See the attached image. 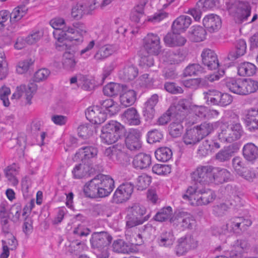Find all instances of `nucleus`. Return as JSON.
<instances>
[{
	"instance_id": "nucleus-1",
	"label": "nucleus",
	"mask_w": 258,
	"mask_h": 258,
	"mask_svg": "<svg viewBox=\"0 0 258 258\" xmlns=\"http://www.w3.org/2000/svg\"><path fill=\"white\" fill-rule=\"evenodd\" d=\"M114 183L113 179L110 176L98 174L85 184L84 191L90 198H105L112 191Z\"/></svg>"
},
{
	"instance_id": "nucleus-2",
	"label": "nucleus",
	"mask_w": 258,
	"mask_h": 258,
	"mask_svg": "<svg viewBox=\"0 0 258 258\" xmlns=\"http://www.w3.org/2000/svg\"><path fill=\"white\" fill-rule=\"evenodd\" d=\"M215 197L213 190L199 184L190 186L187 189L186 194L182 196L183 199L188 200L194 206L208 205L214 201Z\"/></svg>"
},
{
	"instance_id": "nucleus-3",
	"label": "nucleus",
	"mask_w": 258,
	"mask_h": 258,
	"mask_svg": "<svg viewBox=\"0 0 258 258\" xmlns=\"http://www.w3.org/2000/svg\"><path fill=\"white\" fill-rule=\"evenodd\" d=\"M225 85L229 90L234 93L245 95L253 93L258 89V83L251 79L228 78Z\"/></svg>"
},
{
	"instance_id": "nucleus-4",
	"label": "nucleus",
	"mask_w": 258,
	"mask_h": 258,
	"mask_svg": "<svg viewBox=\"0 0 258 258\" xmlns=\"http://www.w3.org/2000/svg\"><path fill=\"white\" fill-rule=\"evenodd\" d=\"M227 10L233 15L236 23L240 24L248 20L251 7L249 3L238 0H228L226 2Z\"/></svg>"
},
{
	"instance_id": "nucleus-5",
	"label": "nucleus",
	"mask_w": 258,
	"mask_h": 258,
	"mask_svg": "<svg viewBox=\"0 0 258 258\" xmlns=\"http://www.w3.org/2000/svg\"><path fill=\"white\" fill-rule=\"evenodd\" d=\"M112 236L107 232H94L90 242L92 247L98 251L99 258H108L109 256L108 245L112 240Z\"/></svg>"
},
{
	"instance_id": "nucleus-6",
	"label": "nucleus",
	"mask_w": 258,
	"mask_h": 258,
	"mask_svg": "<svg viewBox=\"0 0 258 258\" xmlns=\"http://www.w3.org/2000/svg\"><path fill=\"white\" fill-rule=\"evenodd\" d=\"M124 132V128L120 123L112 120L104 125L101 130L100 138L103 143L112 144L120 139Z\"/></svg>"
},
{
	"instance_id": "nucleus-7",
	"label": "nucleus",
	"mask_w": 258,
	"mask_h": 258,
	"mask_svg": "<svg viewBox=\"0 0 258 258\" xmlns=\"http://www.w3.org/2000/svg\"><path fill=\"white\" fill-rule=\"evenodd\" d=\"M241 125L239 123H232L230 125L223 124L220 126L219 133V139L223 142L231 143L239 139L243 134Z\"/></svg>"
},
{
	"instance_id": "nucleus-8",
	"label": "nucleus",
	"mask_w": 258,
	"mask_h": 258,
	"mask_svg": "<svg viewBox=\"0 0 258 258\" xmlns=\"http://www.w3.org/2000/svg\"><path fill=\"white\" fill-rule=\"evenodd\" d=\"M170 222L177 229L181 230L191 229L196 223L194 217L184 212L175 213L170 219Z\"/></svg>"
},
{
	"instance_id": "nucleus-9",
	"label": "nucleus",
	"mask_w": 258,
	"mask_h": 258,
	"mask_svg": "<svg viewBox=\"0 0 258 258\" xmlns=\"http://www.w3.org/2000/svg\"><path fill=\"white\" fill-rule=\"evenodd\" d=\"M213 167L211 166L198 167L192 173L191 178L194 181L193 184L205 186L212 182Z\"/></svg>"
},
{
	"instance_id": "nucleus-10",
	"label": "nucleus",
	"mask_w": 258,
	"mask_h": 258,
	"mask_svg": "<svg viewBox=\"0 0 258 258\" xmlns=\"http://www.w3.org/2000/svg\"><path fill=\"white\" fill-rule=\"evenodd\" d=\"M142 132L137 128H130L125 135V145L131 151L139 150L142 147Z\"/></svg>"
},
{
	"instance_id": "nucleus-11",
	"label": "nucleus",
	"mask_w": 258,
	"mask_h": 258,
	"mask_svg": "<svg viewBox=\"0 0 258 258\" xmlns=\"http://www.w3.org/2000/svg\"><path fill=\"white\" fill-rule=\"evenodd\" d=\"M134 187V185L131 182L120 184L113 194L112 202L120 204L127 201L133 192Z\"/></svg>"
},
{
	"instance_id": "nucleus-12",
	"label": "nucleus",
	"mask_w": 258,
	"mask_h": 258,
	"mask_svg": "<svg viewBox=\"0 0 258 258\" xmlns=\"http://www.w3.org/2000/svg\"><path fill=\"white\" fill-rule=\"evenodd\" d=\"M37 85L34 82H29L27 85H22L17 87V91L12 95V98L19 99L23 97L29 104H31V99L36 92Z\"/></svg>"
},
{
	"instance_id": "nucleus-13",
	"label": "nucleus",
	"mask_w": 258,
	"mask_h": 258,
	"mask_svg": "<svg viewBox=\"0 0 258 258\" xmlns=\"http://www.w3.org/2000/svg\"><path fill=\"white\" fill-rule=\"evenodd\" d=\"M144 47L148 53L158 55L161 51L159 36L152 33H148L144 38Z\"/></svg>"
},
{
	"instance_id": "nucleus-14",
	"label": "nucleus",
	"mask_w": 258,
	"mask_h": 258,
	"mask_svg": "<svg viewBox=\"0 0 258 258\" xmlns=\"http://www.w3.org/2000/svg\"><path fill=\"white\" fill-rule=\"evenodd\" d=\"M167 14L166 13L159 12L154 14L153 16L148 17L147 19L145 14L132 12L131 19L132 21L138 24L139 26H141L146 21L153 23L158 22L167 17Z\"/></svg>"
},
{
	"instance_id": "nucleus-15",
	"label": "nucleus",
	"mask_w": 258,
	"mask_h": 258,
	"mask_svg": "<svg viewBox=\"0 0 258 258\" xmlns=\"http://www.w3.org/2000/svg\"><path fill=\"white\" fill-rule=\"evenodd\" d=\"M86 118L94 124H100L106 119V113L102 110L98 106L89 107L85 112Z\"/></svg>"
},
{
	"instance_id": "nucleus-16",
	"label": "nucleus",
	"mask_w": 258,
	"mask_h": 258,
	"mask_svg": "<svg viewBox=\"0 0 258 258\" xmlns=\"http://www.w3.org/2000/svg\"><path fill=\"white\" fill-rule=\"evenodd\" d=\"M197 245V241L191 235L181 237L178 240V245L176 248V254L178 255H183L189 250L196 248Z\"/></svg>"
},
{
	"instance_id": "nucleus-17",
	"label": "nucleus",
	"mask_w": 258,
	"mask_h": 258,
	"mask_svg": "<svg viewBox=\"0 0 258 258\" xmlns=\"http://www.w3.org/2000/svg\"><path fill=\"white\" fill-rule=\"evenodd\" d=\"M190 106L188 99H182L178 101L176 105L170 106L176 120L182 121L185 117L187 111Z\"/></svg>"
},
{
	"instance_id": "nucleus-18",
	"label": "nucleus",
	"mask_w": 258,
	"mask_h": 258,
	"mask_svg": "<svg viewBox=\"0 0 258 258\" xmlns=\"http://www.w3.org/2000/svg\"><path fill=\"white\" fill-rule=\"evenodd\" d=\"M53 34L55 38L59 42H62L64 40L73 41L79 39L73 25L72 26L65 25L62 30L54 31Z\"/></svg>"
},
{
	"instance_id": "nucleus-19",
	"label": "nucleus",
	"mask_w": 258,
	"mask_h": 258,
	"mask_svg": "<svg viewBox=\"0 0 258 258\" xmlns=\"http://www.w3.org/2000/svg\"><path fill=\"white\" fill-rule=\"evenodd\" d=\"M203 63L209 70H216L219 66L217 56L215 53L210 49H204L202 52Z\"/></svg>"
},
{
	"instance_id": "nucleus-20",
	"label": "nucleus",
	"mask_w": 258,
	"mask_h": 258,
	"mask_svg": "<svg viewBox=\"0 0 258 258\" xmlns=\"http://www.w3.org/2000/svg\"><path fill=\"white\" fill-rule=\"evenodd\" d=\"M93 5H90L87 6L82 3H78L72 7L71 15L73 18L76 20L81 19L85 14H90V12L95 8L96 3L94 0L92 1Z\"/></svg>"
},
{
	"instance_id": "nucleus-21",
	"label": "nucleus",
	"mask_w": 258,
	"mask_h": 258,
	"mask_svg": "<svg viewBox=\"0 0 258 258\" xmlns=\"http://www.w3.org/2000/svg\"><path fill=\"white\" fill-rule=\"evenodd\" d=\"M179 32L173 31L168 33L164 38L165 44L169 47L182 46L185 44L186 39L180 35Z\"/></svg>"
},
{
	"instance_id": "nucleus-22",
	"label": "nucleus",
	"mask_w": 258,
	"mask_h": 258,
	"mask_svg": "<svg viewBox=\"0 0 258 258\" xmlns=\"http://www.w3.org/2000/svg\"><path fill=\"white\" fill-rule=\"evenodd\" d=\"M231 173L227 169L220 168H213L212 170V182L222 184L231 179Z\"/></svg>"
},
{
	"instance_id": "nucleus-23",
	"label": "nucleus",
	"mask_w": 258,
	"mask_h": 258,
	"mask_svg": "<svg viewBox=\"0 0 258 258\" xmlns=\"http://www.w3.org/2000/svg\"><path fill=\"white\" fill-rule=\"evenodd\" d=\"M204 26L210 32H214L219 30L221 26L220 17L214 14H210L205 17L203 20Z\"/></svg>"
},
{
	"instance_id": "nucleus-24",
	"label": "nucleus",
	"mask_w": 258,
	"mask_h": 258,
	"mask_svg": "<svg viewBox=\"0 0 258 258\" xmlns=\"http://www.w3.org/2000/svg\"><path fill=\"white\" fill-rule=\"evenodd\" d=\"M98 151L92 146H86L81 148L76 154L79 155L83 162L89 164V161L93 160L97 156Z\"/></svg>"
},
{
	"instance_id": "nucleus-25",
	"label": "nucleus",
	"mask_w": 258,
	"mask_h": 258,
	"mask_svg": "<svg viewBox=\"0 0 258 258\" xmlns=\"http://www.w3.org/2000/svg\"><path fill=\"white\" fill-rule=\"evenodd\" d=\"M220 147V144L217 142L206 140L200 145L197 153L201 157H205L215 149H218Z\"/></svg>"
},
{
	"instance_id": "nucleus-26",
	"label": "nucleus",
	"mask_w": 258,
	"mask_h": 258,
	"mask_svg": "<svg viewBox=\"0 0 258 258\" xmlns=\"http://www.w3.org/2000/svg\"><path fill=\"white\" fill-rule=\"evenodd\" d=\"M151 164V157L150 155L141 153L135 156L133 161L134 167L137 169L148 168Z\"/></svg>"
},
{
	"instance_id": "nucleus-27",
	"label": "nucleus",
	"mask_w": 258,
	"mask_h": 258,
	"mask_svg": "<svg viewBox=\"0 0 258 258\" xmlns=\"http://www.w3.org/2000/svg\"><path fill=\"white\" fill-rule=\"evenodd\" d=\"M124 121L131 125H138L141 123L140 115L133 107L126 109L123 114Z\"/></svg>"
},
{
	"instance_id": "nucleus-28",
	"label": "nucleus",
	"mask_w": 258,
	"mask_h": 258,
	"mask_svg": "<svg viewBox=\"0 0 258 258\" xmlns=\"http://www.w3.org/2000/svg\"><path fill=\"white\" fill-rule=\"evenodd\" d=\"M191 23V19L187 16H180L174 21L172 25V31L180 32L184 31Z\"/></svg>"
},
{
	"instance_id": "nucleus-29",
	"label": "nucleus",
	"mask_w": 258,
	"mask_h": 258,
	"mask_svg": "<svg viewBox=\"0 0 258 258\" xmlns=\"http://www.w3.org/2000/svg\"><path fill=\"white\" fill-rule=\"evenodd\" d=\"M245 121L250 131L258 129V109L251 108L248 110Z\"/></svg>"
},
{
	"instance_id": "nucleus-30",
	"label": "nucleus",
	"mask_w": 258,
	"mask_h": 258,
	"mask_svg": "<svg viewBox=\"0 0 258 258\" xmlns=\"http://www.w3.org/2000/svg\"><path fill=\"white\" fill-rule=\"evenodd\" d=\"M126 212L135 217H138L139 219L143 220L144 222L148 221L150 217V214L144 216L146 213V209L144 206L138 204H135L131 207L128 208Z\"/></svg>"
},
{
	"instance_id": "nucleus-31",
	"label": "nucleus",
	"mask_w": 258,
	"mask_h": 258,
	"mask_svg": "<svg viewBox=\"0 0 258 258\" xmlns=\"http://www.w3.org/2000/svg\"><path fill=\"white\" fill-rule=\"evenodd\" d=\"M243 155L247 161H253L258 158V147L253 143H247L243 148Z\"/></svg>"
},
{
	"instance_id": "nucleus-32",
	"label": "nucleus",
	"mask_w": 258,
	"mask_h": 258,
	"mask_svg": "<svg viewBox=\"0 0 258 258\" xmlns=\"http://www.w3.org/2000/svg\"><path fill=\"white\" fill-rule=\"evenodd\" d=\"M138 74V69L133 65L125 66L120 71L119 77L124 81L133 80L136 78Z\"/></svg>"
},
{
	"instance_id": "nucleus-33",
	"label": "nucleus",
	"mask_w": 258,
	"mask_h": 258,
	"mask_svg": "<svg viewBox=\"0 0 258 258\" xmlns=\"http://www.w3.org/2000/svg\"><path fill=\"white\" fill-rule=\"evenodd\" d=\"M112 247L113 251L116 253H129L133 252L134 250L131 244L125 242L122 239L114 240Z\"/></svg>"
},
{
	"instance_id": "nucleus-34",
	"label": "nucleus",
	"mask_w": 258,
	"mask_h": 258,
	"mask_svg": "<svg viewBox=\"0 0 258 258\" xmlns=\"http://www.w3.org/2000/svg\"><path fill=\"white\" fill-rule=\"evenodd\" d=\"M246 49L245 41L243 39H239L237 41L235 50L232 51L229 53L228 58L230 60H234L243 55L246 52Z\"/></svg>"
},
{
	"instance_id": "nucleus-35",
	"label": "nucleus",
	"mask_w": 258,
	"mask_h": 258,
	"mask_svg": "<svg viewBox=\"0 0 258 258\" xmlns=\"http://www.w3.org/2000/svg\"><path fill=\"white\" fill-rule=\"evenodd\" d=\"M205 29L200 26H194L189 31L190 39L194 42H201L203 41L206 36Z\"/></svg>"
},
{
	"instance_id": "nucleus-36",
	"label": "nucleus",
	"mask_w": 258,
	"mask_h": 258,
	"mask_svg": "<svg viewBox=\"0 0 258 258\" xmlns=\"http://www.w3.org/2000/svg\"><path fill=\"white\" fill-rule=\"evenodd\" d=\"M201 140L198 130L195 127L187 130L183 137V142L186 145H195Z\"/></svg>"
},
{
	"instance_id": "nucleus-37",
	"label": "nucleus",
	"mask_w": 258,
	"mask_h": 258,
	"mask_svg": "<svg viewBox=\"0 0 258 258\" xmlns=\"http://www.w3.org/2000/svg\"><path fill=\"white\" fill-rule=\"evenodd\" d=\"M116 50L113 45L107 44L102 46L96 53L94 58L97 60L104 59L112 55Z\"/></svg>"
},
{
	"instance_id": "nucleus-38",
	"label": "nucleus",
	"mask_w": 258,
	"mask_h": 258,
	"mask_svg": "<svg viewBox=\"0 0 258 258\" xmlns=\"http://www.w3.org/2000/svg\"><path fill=\"white\" fill-rule=\"evenodd\" d=\"M158 101V96L157 94L153 95L146 102L144 110V115L151 119L155 114L154 107Z\"/></svg>"
},
{
	"instance_id": "nucleus-39",
	"label": "nucleus",
	"mask_w": 258,
	"mask_h": 258,
	"mask_svg": "<svg viewBox=\"0 0 258 258\" xmlns=\"http://www.w3.org/2000/svg\"><path fill=\"white\" fill-rule=\"evenodd\" d=\"M175 237L171 231L162 232L157 238V242L160 246L170 247L174 243Z\"/></svg>"
},
{
	"instance_id": "nucleus-40",
	"label": "nucleus",
	"mask_w": 258,
	"mask_h": 258,
	"mask_svg": "<svg viewBox=\"0 0 258 258\" xmlns=\"http://www.w3.org/2000/svg\"><path fill=\"white\" fill-rule=\"evenodd\" d=\"M136 100V93L133 90L123 91L120 95V100L121 104L124 106H129L134 103Z\"/></svg>"
},
{
	"instance_id": "nucleus-41",
	"label": "nucleus",
	"mask_w": 258,
	"mask_h": 258,
	"mask_svg": "<svg viewBox=\"0 0 258 258\" xmlns=\"http://www.w3.org/2000/svg\"><path fill=\"white\" fill-rule=\"evenodd\" d=\"M255 66L250 62H244L239 64L238 68V74L241 76H251L256 72Z\"/></svg>"
},
{
	"instance_id": "nucleus-42",
	"label": "nucleus",
	"mask_w": 258,
	"mask_h": 258,
	"mask_svg": "<svg viewBox=\"0 0 258 258\" xmlns=\"http://www.w3.org/2000/svg\"><path fill=\"white\" fill-rule=\"evenodd\" d=\"M28 9L25 5H20L15 8L10 14V19L11 23L14 24L20 20L24 17Z\"/></svg>"
},
{
	"instance_id": "nucleus-43",
	"label": "nucleus",
	"mask_w": 258,
	"mask_h": 258,
	"mask_svg": "<svg viewBox=\"0 0 258 258\" xmlns=\"http://www.w3.org/2000/svg\"><path fill=\"white\" fill-rule=\"evenodd\" d=\"M123 90V85L114 83H110L103 88L104 94L109 96L117 95L121 94Z\"/></svg>"
},
{
	"instance_id": "nucleus-44",
	"label": "nucleus",
	"mask_w": 258,
	"mask_h": 258,
	"mask_svg": "<svg viewBox=\"0 0 258 258\" xmlns=\"http://www.w3.org/2000/svg\"><path fill=\"white\" fill-rule=\"evenodd\" d=\"M62 63L65 69L73 71L77 63L74 54L70 52H65L63 55Z\"/></svg>"
},
{
	"instance_id": "nucleus-45",
	"label": "nucleus",
	"mask_w": 258,
	"mask_h": 258,
	"mask_svg": "<svg viewBox=\"0 0 258 258\" xmlns=\"http://www.w3.org/2000/svg\"><path fill=\"white\" fill-rule=\"evenodd\" d=\"M90 166L87 163L79 164L75 166L72 173L75 178H82L90 174Z\"/></svg>"
},
{
	"instance_id": "nucleus-46",
	"label": "nucleus",
	"mask_w": 258,
	"mask_h": 258,
	"mask_svg": "<svg viewBox=\"0 0 258 258\" xmlns=\"http://www.w3.org/2000/svg\"><path fill=\"white\" fill-rule=\"evenodd\" d=\"M163 60L171 64H178L183 60L182 54L178 52L167 51L163 56Z\"/></svg>"
},
{
	"instance_id": "nucleus-47",
	"label": "nucleus",
	"mask_w": 258,
	"mask_h": 258,
	"mask_svg": "<svg viewBox=\"0 0 258 258\" xmlns=\"http://www.w3.org/2000/svg\"><path fill=\"white\" fill-rule=\"evenodd\" d=\"M102 107V109L105 108L110 115H114L118 111L117 104L115 103L111 99H108L105 100H101L99 102Z\"/></svg>"
},
{
	"instance_id": "nucleus-48",
	"label": "nucleus",
	"mask_w": 258,
	"mask_h": 258,
	"mask_svg": "<svg viewBox=\"0 0 258 258\" xmlns=\"http://www.w3.org/2000/svg\"><path fill=\"white\" fill-rule=\"evenodd\" d=\"M155 154L158 160L162 162H167L171 158L172 152L169 148L162 147L157 149Z\"/></svg>"
},
{
	"instance_id": "nucleus-49",
	"label": "nucleus",
	"mask_w": 258,
	"mask_h": 258,
	"mask_svg": "<svg viewBox=\"0 0 258 258\" xmlns=\"http://www.w3.org/2000/svg\"><path fill=\"white\" fill-rule=\"evenodd\" d=\"M181 121L179 120H177V122L173 121L169 125V133L173 138L180 137L182 134L183 127L181 124Z\"/></svg>"
},
{
	"instance_id": "nucleus-50",
	"label": "nucleus",
	"mask_w": 258,
	"mask_h": 258,
	"mask_svg": "<svg viewBox=\"0 0 258 258\" xmlns=\"http://www.w3.org/2000/svg\"><path fill=\"white\" fill-rule=\"evenodd\" d=\"M233 151L230 146L224 147L215 155L216 160L220 162H225L229 160L233 156Z\"/></svg>"
},
{
	"instance_id": "nucleus-51",
	"label": "nucleus",
	"mask_w": 258,
	"mask_h": 258,
	"mask_svg": "<svg viewBox=\"0 0 258 258\" xmlns=\"http://www.w3.org/2000/svg\"><path fill=\"white\" fill-rule=\"evenodd\" d=\"M220 92L215 89H210L203 93L204 99L208 104L217 105Z\"/></svg>"
},
{
	"instance_id": "nucleus-52",
	"label": "nucleus",
	"mask_w": 258,
	"mask_h": 258,
	"mask_svg": "<svg viewBox=\"0 0 258 258\" xmlns=\"http://www.w3.org/2000/svg\"><path fill=\"white\" fill-rule=\"evenodd\" d=\"M172 214V210L170 207L163 208L154 217V219L158 222H163L170 219Z\"/></svg>"
},
{
	"instance_id": "nucleus-53",
	"label": "nucleus",
	"mask_w": 258,
	"mask_h": 258,
	"mask_svg": "<svg viewBox=\"0 0 258 258\" xmlns=\"http://www.w3.org/2000/svg\"><path fill=\"white\" fill-rule=\"evenodd\" d=\"M138 217L134 216L132 214L126 212L125 217V228L131 229L139 225H142L144 222L143 220L139 219Z\"/></svg>"
},
{
	"instance_id": "nucleus-54",
	"label": "nucleus",
	"mask_w": 258,
	"mask_h": 258,
	"mask_svg": "<svg viewBox=\"0 0 258 258\" xmlns=\"http://www.w3.org/2000/svg\"><path fill=\"white\" fill-rule=\"evenodd\" d=\"M195 127L198 130V133L201 139L209 135L213 130V124L208 122H204Z\"/></svg>"
},
{
	"instance_id": "nucleus-55",
	"label": "nucleus",
	"mask_w": 258,
	"mask_h": 258,
	"mask_svg": "<svg viewBox=\"0 0 258 258\" xmlns=\"http://www.w3.org/2000/svg\"><path fill=\"white\" fill-rule=\"evenodd\" d=\"M87 248L86 245L84 242H82L78 240L73 241L69 245V250L71 253L75 254H79Z\"/></svg>"
},
{
	"instance_id": "nucleus-56",
	"label": "nucleus",
	"mask_w": 258,
	"mask_h": 258,
	"mask_svg": "<svg viewBox=\"0 0 258 258\" xmlns=\"http://www.w3.org/2000/svg\"><path fill=\"white\" fill-rule=\"evenodd\" d=\"M203 71L202 67L199 64L193 63L188 65L184 70L183 76L184 77L197 75Z\"/></svg>"
},
{
	"instance_id": "nucleus-57",
	"label": "nucleus",
	"mask_w": 258,
	"mask_h": 258,
	"mask_svg": "<svg viewBox=\"0 0 258 258\" xmlns=\"http://www.w3.org/2000/svg\"><path fill=\"white\" fill-rule=\"evenodd\" d=\"M8 74V64L4 51L0 49V80L5 79Z\"/></svg>"
},
{
	"instance_id": "nucleus-58",
	"label": "nucleus",
	"mask_w": 258,
	"mask_h": 258,
	"mask_svg": "<svg viewBox=\"0 0 258 258\" xmlns=\"http://www.w3.org/2000/svg\"><path fill=\"white\" fill-rule=\"evenodd\" d=\"M151 178L146 174L139 176L137 180V186L138 190H143L146 189L150 184Z\"/></svg>"
},
{
	"instance_id": "nucleus-59",
	"label": "nucleus",
	"mask_w": 258,
	"mask_h": 258,
	"mask_svg": "<svg viewBox=\"0 0 258 258\" xmlns=\"http://www.w3.org/2000/svg\"><path fill=\"white\" fill-rule=\"evenodd\" d=\"M78 135L83 139H87L93 134V126L91 124H82L78 128Z\"/></svg>"
},
{
	"instance_id": "nucleus-60",
	"label": "nucleus",
	"mask_w": 258,
	"mask_h": 258,
	"mask_svg": "<svg viewBox=\"0 0 258 258\" xmlns=\"http://www.w3.org/2000/svg\"><path fill=\"white\" fill-rule=\"evenodd\" d=\"M122 146L116 145L112 157V160L114 162L122 163L125 156L124 153L122 151Z\"/></svg>"
},
{
	"instance_id": "nucleus-61",
	"label": "nucleus",
	"mask_w": 258,
	"mask_h": 258,
	"mask_svg": "<svg viewBox=\"0 0 258 258\" xmlns=\"http://www.w3.org/2000/svg\"><path fill=\"white\" fill-rule=\"evenodd\" d=\"M233 101L232 96L228 93H222L220 92L219 99L217 101L216 105L222 107L226 106L232 103Z\"/></svg>"
},
{
	"instance_id": "nucleus-62",
	"label": "nucleus",
	"mask_w": 258,
	"mask_h": 258,
	"mask_svg": "<svg viewBox=\"0 0 258 258\" xmlns=\"http://www.w3.org/2000/svg\"><path fill=\"white\" fill-rule=\"evenodd\" d=\"M196 115L201 118L205 119L209 117V109L203 106H195L192 108Z\"/></svg>"
},
{
	"instance_id": "nucleus-63",
	"label": "nucleus",
	"mask_w": 258,
	"mask_h": 258,
	"mask_svg": "<svg viewBox=\"0 0 258 258\" xmlns=\"http://www.w3.org/2000/svg\"><path fill=\"white\" fill-rule=\"evenodd\" d=\"M164 89L169 93L173 94H181L183 92L182 88L177 86L173 82H166L164 84Z\"/></svg>"
},
{
	"instance_id": "nucleus-64",
	"label": "nucleus",
	"mask_w": 258,
	"mask_h": 258,
	"mask_svg": "<svg viewBox=\"0 0 258 258\" xmlns=\"http://www.w3.org/2000/svg\"><path fill=\"white\" fill-rule=\"evenodd\" d=\"M162 138V134L157 130H154L148 132V142L150 144L160 142Z\"/></svg>"
}]
</instances>
